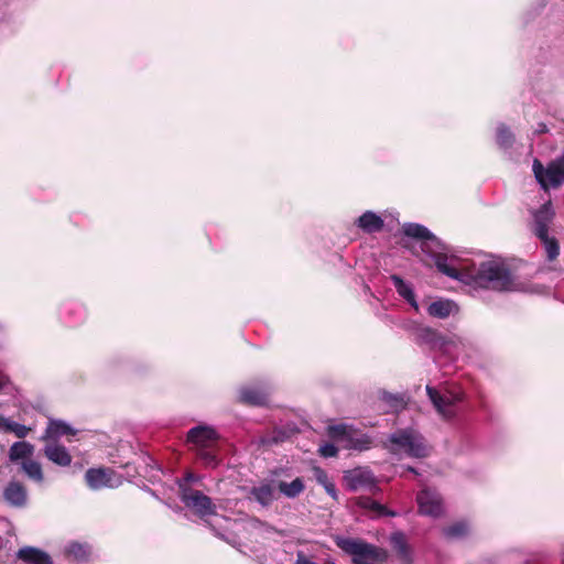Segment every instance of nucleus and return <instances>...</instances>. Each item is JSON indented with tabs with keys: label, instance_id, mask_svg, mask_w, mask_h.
Here are the masks:
<instances>
[{
	"label": "nucleus",
	"instance_id": "f257e3e1",
	"mask_svg": "<svg viewBox=\"0 0 564 564\" xmlns=\"http://www.w3.org/2000/svg\"><path fill=\"white\" fill-rule=\"evenodd\" d=\"M402 231L406 237L416 239L421 242L422 251L433 259L434 264L440 272L452 279H463L460 270L448 263L449 258L445 252L446 247L425 226L415 223H408L403 225Z\"/></svg>",
	"mask_w": 564,
	"mask_h": 564
},
{
	"label": "nucleus",
	"instance_id": "f03ea898",
	"mask_svg": "<svg viewBox=\"0 0 564 564\" xmlns=\"http://www.w3.org/2000/svg\"><path fill=\"white\" fill-rule=\"evenodd\" d=\"M465 281L467 274L460 271ZM468 283L476 286L492 290L497 292H514L518 291V284L514 276L507 264L503 262L490 260L484 261L479 267L468 275Z\"/></svg>",
	"mask_w": 564,
	"mask_h": 564
},
{
	"label": "nucleus",
	"instance_id": "7ed1b4c3",
	"mask_svg": "<svg viewBox=\"0 0 564 564\" xmlns=\"http://www.w3.org/2000/svg\"><path fill=\"white\" fill-rule=\"evenodd\" d=\"M219 434L207 425H197L187 432L186 441L193 445L197 458L207 468H216L221 459L219 457Z\"/></svg>",
	"mask_w": 564,
	"mask_h": 564
},
{
	"label": "nucleus",
	"instance_id": "20e7f679",
	"mask_svg": "<svg viewBox=\"0 0 564 564\" xmlns=\"http://www.w3.org/2000/svg\"><path fill=\"white\" fill-rule=\"evenodd\" d=\"M335 544L351 555L352 564H384L388 560V552L384 549L361 539L336 536Z\"/></svg>",
	"mask_w": 564,
	"mask_h": 564
},
{
	"label": "nucleus",
	"instance_id": "39448f33",
	"mask_svg": "<svg viewBox=\"0 0 564 564\" xmlns=\"http://www.w3.org/2000/svg\"><path fill=\"white\" fill-rule=\"evenodd\" d=\"M426 392L437 413L445 420H452L457 415L458 404L465 399V393L459 389H446L441 392L427 386Z\"/></svg>",
	"mask_w": 564,
	"mask_h": 564
},
{
	"label": "nucleus",
	"instance_id": "423d86ee",
	"mask_svg": "<svg viewBox=\"0 0 564 564\" xmlns=\"http://www.w3.org/2000/svg\"><path fill=\"white\" fill-rule=\"evenodd\" d=\"M532 170L538 183L544 191L558 188L564 184V154L552 160L546 167L538 159L533 161Z\"/></svg>",
	"mask_w": 564,
	"mask_h": 564
},
{
	"label": "nucleus",
	"instance_id": "0eeeda50",
	"mask_svg": "<svg viewBox=\"0 0 564 564\" xmlns=\"http://www.w3.org/2000/svg\"><path fill=\"white\" fill-rule=\"evenodd\" d=\"M181 500L199 518L216 514L215 503L200 490L184 487L181 490Z\"/></svg>",
	"mask_w": 564,
	"mask_h": 564
},
{
	"label": "nucleus",
	"instance_id": "6e6552de",
	"mask_svg": "<svg viewBox=\"0 0 564 564\" xmlns=\"http://www.w3.org/2000/svg\"><path fill=\"white\" fill-rule=\"evenodd\" d=\"M416 502L420 514L438 518L444 513L443 498L436 490L422 489L416 495Z\"/></svg>",
	"mask_w": 564,
	"mask_h": 564
},
{
	"label": "nucleus",
	"instance_id": "1a4fd4ad",
	"mask_svg": "<svg viewBox=\"0 0 564 564\" xmlns=\"http://www.w3.org/2000/svg\"><path fill=\"white\" fill-rule=\"evenodd\" d=\"M270 390L265 384L241 387L238 391V402L249 406L268 405Z\"/></svg>",
	"mask_w": 564,
	"mask_h": 564
},
{
	"label": "nucleus",
	"instance_id": "9d476101",
	"mask_svg": "<svg viewBox=\"0 0 564 564\" xmlns=\"http://www.w3.org/2000/svg\"><path fill=\"white\" fill-rule=\"evenodd\" d=\"M345 479L347 481L348 488L352 491H357L359 489H369L375 494L379 490L376 477L368 469L357 468L347 471Z\"/></svg>",
	"mask_w": 564,
	"mask_h": 564
},
{
	"label": "nucleus",
	"instance_id": "9b49d317",
	"mask_svg": "<svg viewBox=\"0 0 564 564\" xmlns=\"http://www.w3.org/2000/svg\"><path fill=\"white\" fill-rule=\"evenodd\" d=\"M555 212L552 203L549 200L544 203L539 209L533 213V234L539 237L549 234V226L553 221Z\"/></svg>",
	"mask_w": 564,
	"mask_h": 564
},
{
	"label": "nucleus",
	"instance_id": "f8f14e48",
	"mask_svg": "<svg viewBox=\"0 0 564 564\" xmlns=\"http://www.w3.org/2000/svg\"><path fill=\"white\" fill-rule=\"evenodd\" d=\"M115 471L110 468H89L85 473V480L87 486L93 490H99L106 487H113L112 477Z\"/></svg>",
	"mask_w": 564,
	"mask_h": 564
},
{
	"label": "nucleus",
	"instance_id": "ddd939ff",
	"mask_svg": "<svg viewBox=\"0 0 564 564\" xmlns=\"http://www.w3.org/2000/svg\"><path fill=\"white\" fill-rule=\"evenodd\" d=\"M4 500L14 508H23L28 502V491L19 481H10L3 490Z\"/></svg>",
	"mask_w": 564,
	"mask_h": 564
},
{
	"label": "nucleus",
	"instance_id": "4468645a",
	"mask_svg": "<svg viewBox=\"0 0 564 564\" xmlns=\"http://www.w3.org/2000/svg\"><path fill=\"white\" fill-rule=\"evenodd\" d=\"M17 558L24 564H53L51 556L34 546H24L17 552Z\"/></svg>",
	"mask_w": 564,
	"mask_h": 564
},
{
	"label": "nucleus",
	"instance_id": "2eb2a0df",
	"mask_svg": "<svg viewBox=\"0 0 564 564\" xmlns=\"http://www.w3.org/2000/svg\"><path fill=\"white\" fill-rule=\"evenodd\" d=\"M276 486L274 481L262 482L259 486L252 487L250 495L262 507H269L274 500L278 499L275 494Z\"/></svg>",
	"mask_w": 564,
	"mask_h": 564
},
{
	"label": "nucleus",
	"instance_id": "dca6fc26",
	"mask_svg": "<svg viewBox=\"0 0 564 564\" xmlns=\"http://www.w3.org/2000/svg\"><path fill=\"white\" fill-rule=\"evenodd\" d=\"M355 503L361 509L367 510L369 513L376 517H395L394 511L389 510L386 506L379 503L368 496H360L355 498Z\"/></svg>",
	"mask_w": 564,
	"mask_h": 564
},
{
	"label": "nucleus",
	"instance_id": "f3484780",
	"mask_svg": "<svg viewBox=\"0 0 564 564\" xmlns=\"http://www.w3.org/2000/svg\"><path fill=\"white\" fill-rule=\"evenodd\" d=\"M356 225L366 234H375L383 229L384 221L379 215L367 210L357 219Z\"/></svg>",
	"mask_w": 564,
	"mask_h": 564
},
{
	"label": "nucleus",
	"instance_id": "a211bd4d",
	"mask_svg": "<svg viewBox=\"0 0 564 564\" xmlns=\"http://www.w3.org/2000/svg\"><path fill=\"white\" fill-rule=\"evenodd\" d=\"M351 429L352 425L345 423L333 424L327 426L326 433L334 443L346 449V445L350 443Z\"/></svg>",
	"mask_w": 564,
	"mask_h": 564
},
{
	"label": "nucleus",
	"instance_id": "6ab92c4d",
	"mask_svg": "<svg viewBox=\"0 0 564 564\" xmlns=\"http://www.w3.org/2000/svg\"><path fill=\"white\" fill-rule=\"evenodd\" d=\"M45 456L54 464L66 467L72 463V456L66 447L58 444H48L44 448Z\"/></svg>",
	"mask_w": 564,
	"mask_h": 564
},
{
	"label": "nucleus",
	"instance_id": "aec40b11",
	"mask_svg": "<svg viewBox=\"0 0 564 564\" xmlns=\"http://www.w3.org/2000/svg\"><path fill=\"white\" fill-rule=\"evenodd\" d=\"M391 543L397 552L398 557L404 564H412V552L406 543L405 536L401 532L393 533L391 536Z\"/></svg>",
	"mask_w": 564,
	"mask_h": 564
},
{
	"label": "nucleus",
	"instance_id": "412c9836",
	"mask_svg": "<svg viewBox=\"0 0 564 564\" xmlns=\"http://www.w3.org/2000/svg\"><path fill=\"white\" fill-rule=\"evenodd\" d=\"M372 444L373 441L368 434L352 426L350 443L346 445V449L362 452L371 448Z\"/></svg>",
	"mask_w": 564,
	"mask_h": 564
},
{
	"label": "nucleus",
	"instance_id": "4be33fe9",
	"mask_svg": "<svg viewBox=\"0 0 564 564\" xmlns=\"http://www.w3.org/2000/svg\"><path fill=\"white\" fill-rule=\"evenodd\" d=\"M276 489L281 495L285 496L286 498L293 499L299 497L305 490V485L302 478L296 477L291 482L279 481L276 484Z\"/></svg>",
	"mask_w": 564,
	"mask_h": 564
},
{
	"label": "nucleus",
	"instance_id": "5701e85b",
	"mask_svg": "<svg viewBox=\"0 0 564 564\" xmlns=\"http://www.w3.org/2000/svg\"><path fill=\"white\" fill-rule=\"evenodd\" d=\"M34 446L25 441L15 442L12 444L9 451V458L11 462H18L20 459H30L33 454Z\"/></svg>",
	"mask_w": 564,
	"mask_h": 564
},
{
	"label": "nucleus",
	"instance_id": "b1692460",
	"mask_svg": "<svg viewBox=\"0 0 564 564\" xmlns=\"http://www.w3.org/2000/svg\"><path fill=\"white\" fill-rule=\"evenodd\" d=\"M416 340L420 344H426L432 347L442 345L444 343L441 334L436 329L431 327H420L416 330Z\"/></svg>",
	"mask_w": 564,
	"mask_h": 564
},
{
	"label": "nucleus",
	"instance_id": "393cba45",
	"mask_svg": "<svg viewBox=\"0 0 564 564\" xmlns=\"http://www.w3.org/2000/svg\"><path fill=\"white\" fill-rule=\"evenodd\" d=\"M391 280L399 295L406 300L415 308H417L415 294L412 288L408 283H405L404 280L399 275H391Z\"/></svg>",
	"mask_w": 564,
	"mask_h": 564
},
{
	"label": "nucleus",
	"instance_id": "a878e982",
	"mask_svg": "<svg viewBox=\"0 0 564 564\" xmlns=\"http://www.w3.org/2000/svg\"><path fill=\"white\" fill-rule=\"evenodd\" d=\"M405 453L410 456L414 457H425L427 455V449L424 444L423 437L414 432L408 445L404 448Z\"/></svg>",
	"mask_w": 564,
	"mask_h": 564
},
{
	"label": "nucleus",
	"instance_id": "bb28decb",
	"mask_svg": "<svg viewBox=\"0 0 564 564\" xmlns=\"http://www.w3.org/2000/svg\"><path fill=\"white\" fill-rule=\"evenodd\" d=\"M443 534L449 540L462 539L469 533V524L467 521H456L445 528H443Z\"/></svg>",
	"mask_w": 564,
	"mask_h": 564
},
{
	"label": "nucleus",
	"instance_id": "cd10ccee",
	"mask_svg": "<svg viewBox=\"0 0 564 564\" xmlns=\"http://www.w3.org/2000/svg\"><path fill=\"white\" fill-rule=\"evenodd\" d=\"M75 430L63 421H50L46 437L59 438L64 435H75Z\"/></svg>",
	"mask_w": 564,
	"mask_h": 564
},
{
	"label": "nucleus",
	"instance_id": "c85d7f7f",
	"mask_svg": "<svg viewBox=\"0 0 564 564\" xmlns=\"http://www.w3.org/2000/svg\"><path fill=\"white\" fill-rule=\"evenodd\" d=\"M453 310V302L448 300H440L432 302L427 307L430 316L437 318H446L451 315Z\"/></svg>",
	"mask_w": 564,
	"mask_h": 564
},
{
	"label": "nucleus",
	"instance_id": "c756f323",
	"mask_svg": "<svg viewBox=\"0 0 564 564\" xmlns=\"http://www.w3.org/2000/svg\"><path fill=\"white\" fill-rule=\"evenodd\" d=\"M543 243L546 259L549 261H554L557 259L560 254V243L555 237H550L549 234L538 237Z\"/></svg>",
	"mask_w": 564,
	"mask_h": 564
},
{
	"label": "nucleus",
	"instance_id": "7c9ffc66",
	"mask_svg": "<svg viewBox=\"0 0 564 564\" xmlns=\"http://www.w3.org/2000/svg\"><path fill=\"white\" fill-rule=\"evenodd\" d=\"M514 134L506 124H500L497 128V143L500 148L509 149L514 143Z\"/></svg>",
	"mask_w": 564,
	"mask_h": 564
},
{
	"label": "nucleus",
	"instance_id": "2f4dec72",
	"mask_svg": "<svg viewBox=\"0 0 564 564\" xmlns=\"http://www.w3.org/2000/svg\"><path fill=\"white\" fill-rule=\"evenodd\" d=\"M22 469L31 479L35 481L43 480L42 467L37 462L25 459L22 462Z\"/></svg>",
	"mask_w": 564,
	"mask_h": 564
},
{
	"label": "nucleus",
	"instance_id": "473e14b6",
	"mask_svg": "<svg viewBox=\"0 0 564 564\" xmlns=\"http://www.w3.org/2000/svg\"><path fill=\"white\" fill-rule=\"evenodd\" d=\"M413 434V430H399L390 436L389 441L392 445L398 446V448L404 449Z\"/></svg>",
	"mask_w": 564,
	"mask_h": 564
},
{
	"label": "nucleus",
	"instance_id": "72a5a7b5",
	"mask_svg": "<svg viewBox=\"0 0 564 564\" xmlns=\"http://www.w3.org/2000/svg\"><path fill=\"white\" fill-rule=\"evenodd\" d=\"M68 553L77 560H85L88 556L87 547L77 542L68 546Z\"/></svg>",
	"mask_w": 564,
	"mask_h": 564
},
{
	"label": "nucleus",
	"instance_id": "f704fd0d",
	"mask_svg": "<svg viewBox=\"0 0 564 564\" xmlns=\"http://www.w3.org/2000/svg\"><path fill=\"white\" fill-rule=\"evenodd\" d=\"M30 431H31L30 427H28L23 424L13 422V421L9 425V430H8V432L13 433L19 438H24Z\"/></svg>",
	"mask_w": 564,
	"mask_h": 564
},
{
	"label": "nucleus",
	"instance_id": "c9c22d12",
	"mask_svg": "<svg viewBox=\"0 0 564 564\" xmlns=\"http://www.w3.org/2000/svg\"><path fill=\"white\" fill-rule=\"evenodd\" d=\"M318 453L325 458L336 457L338 455V447L334 443H325L319 446Z\"/></svg>",
	"mask_w": 564,
	"mask_h": 564
},
{
	"label": "nucleus",
	"instance_id": "e433bc0d",
	"mask_svg": "<svg viewBox=\"0 0 564 564\" xmlns=\"http://www.w3.org/2000/svg\"><path fill=\"white\" fill-rule=\"evenodd\" d=\"M313 475H314V478L315 480L322 486L324 482H327V480L329 479L328 478V475L327 473L319 466H314L313 469Z\"/></svg>",
	"mask_w": 564,
	"mask_h": 564
},
{
	"label": "nucleus",
	"instance_id": "4c0bfd02",
	"mask_svg": "<svg viewBox=\"0 0 564 564\" xmlns=\"http://www.w3.org/2000/svg\"><path fill=\"white\" fill-rule=\"evenodd\" d=\"M322 486L324 487L325 491H326V492H327L332 498H334V499H336V498H337V489H336V486H335V484H334L330 479H328V480H327V482H324Z\"/></svg>",
	"mask_w": 564,
	"mask_h": 564
},
{
	"label": "nucleus",
	"instance_id": "58836bf2",
	"mask_svg": "<svg viewBox=\"0 0 564 564\" xmlns=\"http://www.w3.org/2000/svg\"><path fill=\"white\" fill-rule=\"evenodd\" d=\"M389 402L394 406V408H404V400L402 397H392L389 399Z\"/></svg>",
	"mask_w": 564,
	"mask_h": 564
},
{
	"label": "nucleus",
	"instance_id": "ea45409f",
	"mask_svg": "<svg viewBox=\"0 0 564 564\" xmlns=\"http://www.w3.org/2000/svg\"><path fill=\"white\" fill-rule=\"evenodd\" d=\"M295 564H317V563L311 561L302 552H300V553H297V557H296Z\"/></svg>",
	"mask_w": 564,
	"mask_h": 564
},
{
	"label": "nucleus",
	"instance_id": "a19ab883",
	"mask_svg": "<svg viewBox=\"0 0 564 564\" xmlns=\"http://www.w3.org/2000/svg\"><path fill=\"white\" fill-rule=\"evenodd\" d=\"M10 382L9 377L0 371V391L4 389Z\"/></svg>",
	"mask_w": 564,
	"mask_h": 564
},
{
	"label": "nucleus",
	"instance_id": "79ce46f5",
	"mask_svg": "<svg viewBox=\"0 0 564 564\" xmlns=\"http://www.w3.org/2000/svg\"><path fill=\"white\" fill-rule=\"evenodd\" d=\"M11 422L12 421H10L9 419L0 416V429H2L6 432H8L9 425L11 424Z\"/></svg>",
	"mask_w": 564,
	"mask_h": 564
},
{
	"label": "nucleus",
	"instance_id": "37998d69",
	"mask_svg": "<svg viewBox=\"0 0 564 564\" xmlns=\"http://www.w3.org/2000/svg\"><path fill=\"white\" fill-rule=\"evenodd\" d=\"M547 132V127L545 123H540L539 124V130H538V133H545Z\"/></svg>",
	"mask_w": 564,
	"mask_h": 564
},
{
	"label": "nucleus",
	"instance_id": "c03bdc74",
	"mask_svg": "<svg viewBox=\"0 0 564 564\" xmlns=\"http://www.w3.org/2000/svg\"><path fill=\"white\" fill-rule=\"evenodd\" d=\"M406 469H408L410 473H413V474L417 475V471L415 470V468H413V467H410V466H409Z\"/></svg>",
	"mask_w": 564,
	"mask_h": 564
}]
</instances>
